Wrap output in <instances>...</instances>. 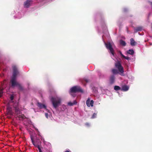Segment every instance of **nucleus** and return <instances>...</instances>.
Instances as JSON below:
<instances>
[{
    "label": "nucleus",
    "instance_id": "nucleus-18",
    "mask_svg": "<svg viewBox=\"0 0 152 152\" xmlns=\"http://www.w3.org/2000/svg\"><path fill=\"white\" fill-rule=\"evenodd\" d=\"M120 43L121 45L123 46H125L126 44L125 41L121 39L120 41Z\"/></svg>",
    "mask_w": 152,
    "mask_h": 152
},
{
    "label": "nucleus",
    "instance_id": "nucleus-6",
    "mask_svg": "<svg viewBox=\"0 0 152 152\" xmlns=\"http://www.w3.org/2000/svg\"><path fill=\"white\" fill-rule=\"evenodd\" d=\"M31 140L33 145L38 148L39 152H42L39 145L38 144L37 142H34L32 138H31Z\"/></svg>",
    "mask_w": 152,
    "mask_h": 152
},
{
    "label": "nucleus",
    "instance_id": "nucleus-13",
    "mask_svg": "<svg viewBox=\"0 0 152 152\" xmlns=\"http://www.w3.org/2000/svg\"><path fill=\"white\" fill-rule=\"evenodd\" d=\"M30 4V1L29 0L26 1L24 3L25 7L26 8L28 7L29 6Z\"/></svg>",
    "mask_w": 152,
    "mask_h": 152
},
{
    "label": "nucleus",
    "instance_id": "nucleus-34",
    "mask_svg": "<svg viewBox=\"0 0 152 152\" xmlns=\"http://www.w3.org/2000/svg\"><path fill=\"white\" fill-rule=\"evenodd\" d=\"M124 12L126 11V10L125 9H124Z\"/></svg>",
    "mask_w": 152,
    "mask_h": 152
},
{
    "label": "nucleus",
    "instance_id": "nucleus-25",
    "mask_svg": "<svg viewBox=\"0 0 152 152\" xmlns=\"http://www.w3.org/2000/svg\"><path fill=\"white\" fill-rule=\"evenodd\" d=\"M123 58H124L126 59L127 60H129L130 59V58L129 57H126L124 56V57H123Z\"/></svg>",
    "mask_w": 152,
    "mask_h": 152
},
{
    "label": "nucleus",
    "instance_id": "nucleus-1",
    "mask_svg": "<svg viewBox=\"0 0 152 152\" xmlns=\"http://www.w3.org/2000/svg\"><path fill=\"white\" fill-rule=\"evenodd\" d=\"M12 67L13 70V73L10 80L11 86L13 87H14L15 86H17L19 90L22 91L23 89V87L20 84L17 82L16 80V76L18 73L17 68L15 65L13 66Z\"/></svg>",
    "mask_w": 152,
    "mask_h": 152
},
{
    "label": "nucleus",
    "instance_id": "nucleus-27",
    "mask_svg": "<svg viewBox=\"0 0 152 152\" xmlns=\"http://www.w3.org/2000/svg\"><path fill=\"white\" fill-rule=\"evenodd\" d=\"M70 93L71 95H72L73 97H74L76 96V95L75 94H73V93Z\"/></svg>",
    "mask_w": 152,
    "mask_h": 152
},
{
    "label": "nucleus",
    "instance_id": "nucleus-10",
    "mask_svg": "<svg viewBox=\"0 0 152 152\" xmlns=\"http://www.w3.org/2000/svg\"><path fill=\"white\" fill-rule=\"evenodd\" d=\"M38 106L40 108H46V106L42 103L38 102L37 103Z\"/></svg>",
    "mask_w": 152,
    "mask_h": 152
},
{
    "label": "nucleus",
    "instance_id": "nucleus-4",
    "mask_svg": "<svg viewBox=\"0 0 152 152\" xmlns=\"http://www.w3.org/2000/svg\"><path fill=\"white\" fill-rule=\"evenodd\" d=\"M115 67L118 69V71L121 73L120 74L122 76H124V69L120 61H118L115 64Z\"/></svg>",
    "mask_w": 152,
    "mask_h": 152
},
{
    "label": "nucleus",
    "instance_id": "nucleus-15",
    "mask_svg": "<svg viewBox=\"0 0 152 152\" xmlns=\"http://www.w3.org/2000/svg\"><path fill=\"white\" fill-rule=\"evenodd\" d=\"M77 103V102L75 100H74L73 102H69L68 104L70 106H72L76 104Z\"/></svg>",
    "mask_w": 152,
    "mask_h": 152
},
{
    "label": "nucleus",
    "instance_id": "nucleus-14",
    "mask_svg": "<svg viewBox=\"0 0 152 152\" xmlns=\"http://www.w3.org/2000/svg\"><path fill=\"white\" fill-rule=\"evenodd\" d=\"M130 45L132 46H134L135 45L136 42H135L134 39L132 38L130 40Z\"/></svg>",
    "mask_w": 152,
    "mask_h": 152
},
{
    "label": "nucleus",
    "instance_id": "nucleus-20",
    "mask_svg": "<svg viewBox=\"0 0 152 152\" xmlns=\"http://www.w3.org/2000/svg\"><path fill=\"white\" fill-rule=\"evenodd\" d=\"M90 99L88 98L86 102V105L88 107H90Z\"/></svg>",
    "mask_w": 152,
    "mask_h": 152
},
{
    "label": "nucleus",
    "instance_id": "nucleus-12",
    "mask_svg": "<svg viewBox=\"0 0 152 152\" xmlns=\"http://www.w3.org/2000/svg\"><path fill=\"white\" fill-rule=\"evenodd\" d=\"M142 28L141 27L139 26L136 27L134 29L135 32H137L138 31H142Z\"/></svg>",
    "mask_w": 152,
    "mask_h": 152
},
{
    "label": "nucleus",
    "instance_id": "nucleus-29",
    "mask_svg": "<svg viewBox=\"0 0 152 152\" xmlns=\"http://www.w3.org/2000/svg\"><path fill=\"white\" fill-rule=\"evenodd\" d=\"M45 116L47 118H48V113H45Z\"/></svg>",
    "mask_w": 152,
    "mask_h": 152
},
{
    "label": "nucleus",
    "instance_id": "nucleus-9",
    "mask_svg": "<svg viewBox=\"0 0 152 152\" xmlns=\"http://www.w3.org/2000/svg\"><path fill=\"white\" fill-rule=\"evenodd\" d=\"M7 109L8 111V114L10 115H12L13 113L12 108L10 106H7Z\"/></svg>",
    "mask_w": 152,
    "mask_h": 152
},
{
    "label": "nucleus",
    "instance_id": "nucleus-31",
    "mask_svg": "<svg viewBox=\"0 0 152 152\" xmlns=\"http://www.w3.org/2000/svg\"><path fill=\"white\" fill-rule=\"evenodd\" d=\"M84 80L85 82H86V83H88L89 82V80L88 79H85V80Z\"/></svg>",
    "mask_w": 152,
    "mask_h": 152
},
{
    "label": "nucleus",
    "instance_id": "nucleus-3",
    "mask_svg": "<svg viewBox=\"0 0 152 152\" xmlns=\"http://www.w3.org/2000/svg\"><path fill=\"white\" fill-rule=\"evenodd\" d=\"M77 92L81 93H83V90L80 86H74L71 88L70 89V93H74Z\"/></svg>",
    "mask_w": 152,
    "mask_h": 152
},
{
    "label": "nucleus",
    "instance_id": "nucleus-28",
    "mask_svg": "<svg viewBox=\"0 0 152 152\" xmlns=\"http://www.w3.org/2000/svg\"><path fill=\"white\" fill-rule=\"evenodd\" d=\"M10 99L11 100H13L14 99V96L13 95H11L10 96Z\"/></svg>",
    "mask_w": 152,
    "mask_h": 152
},
{
    "label": "nucleus",
    "instance_id": "nucleus-8",
    "mask_svg": "<svg viewBox=\"0 0 152 152\" xmlns=\"http://www.w3.org/2000/svg\"><path fill=\"white\" fill-rule=\"evenodd\" d=\"M115 77L114 75H112L110 76V83L111 84H113L115 81Z\"/></svg>",
    "mask_w": 152,
    "mask_h": 152
},
{
    "label": "nucleus",
    "instance_id": "nucleus-22",
    "mask_svg": "<svg viewBox=\"0 0 152 152\" xmlns=\"http://www.w3.org/2000/svg\"><path fill=\"white\" fill-rule=\"evenodd\" d=\"M96 113H94L91 117V118L93 119L95 118L96 117Z\"/></svg>",
    "mask_w": 152,
    "mask_h": 152
},
{
    "label": "nucleus",
    "instance_id": "nucleus-30",
    "mask_svg": "<svg viewBox=\"0 0 152 152\" xmlns=\"http://www.w3.org/2000/svg\"><path fill=\"white\" fill-rule=\"evenodd\" d=\"M2 93H3V92H2V90H1L0 91V97H1Z\"/></svg>",
    "mask_w": 152,
    "mask_h": 152
},
{
    "label": "nucleus",
    "instance_id": "nucleus-26",
    "mask_svg": "<svg viewBox=\"0 0 152 152\" xmlns=\"http://www.w3.org/2000/svg\"><path fill=\"white\" fill-rule=\"evenodd\" d=\"M119 52L122 57H124V56L122 54L121 52L120 51H119Z\"/></svg>",
    "mask_w": 152,
    "mask_h": 152
},
{
    "label": "nucleus",
    "instance_id": "nucleus-2",
    "mask_svg": "<svg viewBox=\"0 0 152 152\" xmlns=\"http://www.w3.org/2000/svg\"><path fill=\"white\" fill-rule=\"evenodd\" d=\"M53 107L55 108L58 107L61 104V99L58 97H52L50 99Z\"/></svg>",
    "mask_w": 152,
    "mask_h": 152
},
{
    "label": "nucleus",
    "instance_id": "nucleus-24",
    "mask_svg": "<svg viewBox=\"0 0 152 152\" xmlns=\"http://www.w3.org/2000/svg\"><path fill=\"white\" fill-rule=\"evenodd\" d=\"M50 91L51 94L55 93L54 90L53 88H52L50 90Z\"/></svg>",
    "mask_w": 152,
    "mask_h": 152
},
{
    "label": "nucleus",
    "instance_id": "nucleus-16",
    "mask_svg": "<svg viewBox=\"0 0 152 152\" xmlns=\"http://www.w3.org/2000/svg\"><path fill=\"white\" fill-rule=\"evenodd\" d=\"M112 73L115 75L119 73L118 71L116 69H113L112 70Z\"/></svg>",
    "mask_w": 152,
    "mask_h": 152
},
{
    "label": "nucleus",
    "instance_id": "nucleus-11",
    "mask_svg": "<svg viewBox=\"0 0 152 152\" xmlns=\"http://www.w3.org/2000/svg\"><path fill=\"white\" fill-rule=\"evenodd\" d=\"M129 88V87L126 85H124L122 86V90L124 91H126Z\"/></svg>",
    "mask_w": 152,
    "mask_h": 152
},
{
    "label": "nucleus",
    "instance_id": "nucleus-5",
    "mask_svg": "<svg viewBox=\"0 0 152 152\" xmlns=\"http://www.w3.org/2000/svg\"><path fill=\"white\" fill-rule=\"evenodd\" d=\"M105 45L106 47V48L107 49H109L110 50V52L112 53V54L114 55V50L112 48V46L110 42H108L107 43H105Z\"/></svg>",
    "mask_w": 152,
    "mask_h": 152
},
{
    "label": "nucleus",
    "instance_id": "nucleus-21",
    "mask_svg": "<svg viewBox=\"0 0 152 152\" xmlns=\"http://www.w3.org/2000/svg\"><path fill=\"white\" fill-rule=\"evenodd\" d=\"M18 117H21L23 119H24L25 118V116L23 115L21 113Z\"/></svg>",
    "mask_w": 152,
    "mask_h": 152
},
{
    "label": "nucleus",
    "instance_id": "nucleus-17",
    "mask_svg": "<svg viewBox=\"0 0 152 152\" xmlns=\"http://www.w3.org/2000/svg\"><path fill=\"white\" fill-rule=\"evenodd\" d=\"M127 53L129 54L132 55L134 53V51L133 50L129 49L127 51Z\"/></svg>",
    "mask_w": 152,
    "mask_h": 152
},
{
    "label": "nucleus",
    "instance_id": "nucleus-23",
    "mask_svg": "<svg viewBox=\"0 0 152 152\" xmlns=\"http://www.w3.org/2000/svg\"><path fill=\"white\" fill-rule=\"evenodd\" d=\"M94 101L93 100H91L90 102V105L91 106L93 107V106Z\"/></svg>",
    "mask_w": 152,
    "mask_h": 152
},
{
    "label": "nucleus",
    "instance_id": "nucleus-33",
    "mask_svg": "<svg viewBox=\"0 0 152 152\" xmlns=\"http://www.w3.org/2000/svg\"><path fill=\"white\" fill-rule=\"evenodd\" d=\"M65 152H71L69 151H65Z\"/></svg>",
    "mask_w": 152,
    "mask_h": 152
},
{
    "label": "nucleus",
    "instance_id": "nucleus-7",
    "mask_svg": "<svg viewBox=\"0 0 152 152\" xmlns=\"http://www.w3.org/2000/svg\"><path fill=\"white\" fill-rule=\"evenodd\" d=\"M14 108L15 109V113L17 116L18 117L21 114L20 109L18 106L16 107L15 106H14Z\"/></svg>",
    "mask_w": 152,
    "mask_h": 152
},
{
    "label": "nucleus",
    "instance_id": "nucleus-32",
    "mask_svg": "<svg viewBox=\"0 0 152 152\" xmlns=\"http://www.w3.org/2000/svg\"><path fill=\"white\" fill-rule=\"evenodd\" d=\"M86 125L87 126H89V124L88 123H86Z\"/></svg>",
    "mask_w": 152,
    "mask_h": 152
},
{
    "label": "nucleus",
    "instance_id": "nucleus-19",
    "mask_svg": "<svg viewBox=\"0 0 152 152\" xmlns=\"http://www.w3.org/2000/svg\"><path fill=\"white\" fill-rule=\"evenodd\" d=\"M121 88L117 86H115L114 87V89L115 91H118L121 89Z\"/></svg>",
    "mask_w": 152,
    "mask_h": 152
}]
</instances>
